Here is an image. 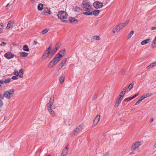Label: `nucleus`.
<instances>
[{"label":"nucleus","mask_w":156,"mask_h":156,"mask_svg":"<svg viewBox=\"0 0 156 156\" xmlns=\"http://www.w3.org/2000/svg\"><path fill=\"white\" fill-rule=\"evenodd\" d=\"M82 9L84 11L90 10L91 9V7L90 4L87 0L84 1L82 3Z\"/></svg>","instance_id":"f257e3e1"},{"label":"nucleus","mask_w":156,"mask_h":156,"mask_svg":"<svg viewBox=\"0 0 156 156\" xmlns=\"http://www.w3.org/2000/svg\"><path fill=\"white\" fill-rule=\"evenodd\" d=\"M15 90L13 89L5 91L4 93L5 97L7 99H10L14 94Z\"/></svg>","instance_id":"f03ea898"},{"label":"nucleus","mask_w":156,"mask_h":156,"mask_svg":"<svg viewBox=\"0 0 156 156\" xmlns=\"http://www.w3.org/2000/svg\"><path fill=\"white\" fill-rule=\"evenodd\" d=\"M84 125L81 124L77 126L75 130L72 134V137L76 135L78 133H80L83 129Z\"/></svg>","instance_id":"7ed1b4c3"},{"label":"nucleus","mask_w":156,"mask_h":156,"mask_svg":"<svg viewBox=\"0 0 156 156\" xmlns=\"http://www.w3.org/2000/svg\"><path fill=\"white\" fill-rule=\"evenodd\" d=\"M58 18L61 20L66 19L67 18L68 15L66 12L60 11L58 13Z\"/></svg>","instance_id":"20e7f679"},{"label":"nucleus","mask_w":156,"mask_h":156,"mask_svg":"<svg viewBox=\"0 0 156 156\" xmlns=\"http://www.w3.org/2000/svg\"><path fill=\"white\" fill-rule=\"evenodd\" d=\"M66 54V51L65 49L61 50L57 54L54 58H60L64 56Z\"/></svg>","instance_id":"39448f33"},{"label":"nucleus","mask_w":156,"mask_h":156,"mask_svg":"<svg viewBox=\"0 0 156 156\" xmlns=\"http://www.w3.org/2000/svg\"><path fill=\"white\" fill-rule=\"evenodd\" d=\"M54 100V97H51L50 99L49 102L47 105V109L48 110L49 109H52V105L53 104Z\"/></svg>","instance_id":"423d86ee"},{"label":"nucleus","mask_w":156,"mask_h":156,"mask_svg":"<svg viewBox=\"0 0 156 156\" xmlns=\"http://www.w3.org/2000/svg\"><path fill=\"white\" fill-rule=\"evenodd\" d=\"M93 5L94 7L97 9L101 8L103 6L102 3L98 1H95Z\"/></svg>","instance_id":"0eeeda50"},{"label":"nucleus","mask_w":156,"mask_h":156,"mask_svg":"<svg viewBox=\"0 0 156 156\" xmlns=\"http://www.w3.org/2000/svg\"><path fill=\"white\" fill-rule=\"evenodd\" d=\"M43 57L44 58H51L52 57L50 55V51L45 50L43 54Z\"/></svg>","instance_id":"6e6552de"},{"label":"nucleus","mask_w":156,"mask_h":156,"mask_svg":"<svg viewBox=\"0 0 156 156\" xmlns=\"http://www.w3.org/2000/svg\"><path fill=\"white\" fill-rule=\"evenodd\" d=\"M69 146L68 145H66L63 149L62 154L61 156H66L68 153V149Z\"/></svg>","instance_id":"1a4fd4ad"},{"label":"nucleus","mask_w":156,"mask_h":156,"mask_svg":"<svg viewBox=\"0 0 156 156\" xmlns=\"http://www.w3.org/2000/svg\"><path fill=\"white\" fill-rule=\"evenodd\" d=\"M59 59H53L50 62L48 66L49 68H52L54 66L59 62Z\"/></svg>","instance_id":"9d476101"},{"label":"nucleus","mask_w":156,"mask_h":156,"mask_svg":"<svg viewBox=\"0 0 156 156\" xmlns=\"http://www.w3.org/2000/svg\"><path fill=\"white\" fill-rule=\"evenodd\" d=\"M141 144V142H135L133 144L131 147V149L132 150H135L136 148L139 147Z\"/></svg>","instance_id":"9b49d317"},{"label":"nucleus","mask_w":156,"mask_h":156,"mask_svg":"<svg viewBox=\"0 0 156 156\" xmlns=\"http://www.w3.org/2000/svg\"><path fill=\"white\" fill-rule=\"evenodd\" d=\"M14 55L12 53L8 52L4 55V56L7 58H11L13 57Z\"/></svg>","instance_id":"f8f14e48"},{"label":"nucleus","mask_w":156,"mask_h":156,"mask_svg":"<svg viewBox=\"0 0 156 156\" xmlns=\"http://www.w3.org/2000/svg\"><path fill=\"white\" fill-rule=\"evenodd\" d=\"M100 119V116L99 115H98L96 116L93 121L94 123L96 125L99 122Z\"/></svg>","instance_id":"ddd939ff"},{"label":"nucleus","mask_w":156,"mask_h":156,"mask_svg":"<svg viewBox=\"0 0 156 156\" xmlns=\"http://www.w3.org/2000/svg\"><path fill=\"white\" fill-rule=\"evenodd\" d=\"M14 23V21H9L7 24V27H6V29H9L11 27H12Z\"/></svg>","instance_id":"4468645a"},{"label":"nucleus","mask_w":156,"mask_h":156,"mask_svg":"<svg viewBox=\"0 0 156 156\" xmlns=\"http://www.w3.org/2000/svg\"><path fill=\"white\" fill-rule=\"evenodd\" d=\"M151 39L150 38H148L147 39L145 40L142 41L141 43V44L142 45H144L147 44L151 41Z\"/></svg>","instance_id":"2eb2a0df"},{"label":"nucleus","mask_w":156,"mask_h":156,"mask_svg":"<svg viewBox=\"0 0 156 156\" xmlns=\"http://www.w3.org/2000/svg\"><path fill=\"white\" fill-rule=\"evenodd\" d=\"M139 95L138 93H137L135 95L133 96V97H129V98H125L124 101H128L131 100H132V99H133L135 98L137 96H138Z\"/></svg>","instance_id":"dca6fc26"},{"label":"nucleus","mask_w":156,"mask_h":156,"mask_svg":"<svg viewBox=\"0 0 156 156\" xmlns=\"http://www.w3.org/2000/svg\"><path fill=\"white\" fill-rule=\"evenodd\" d=\"M120 30L119 27V26L118 25L116 26L113 29L112 32L113 34H115L116 32H119Z\"/></svg>","instance_id":"f3484780"},{"label":"nucleus","mask_w":156,"mask_h":156,"mask_svg":"<svg viewBox=\"0 0 156 156\" xmlns=\"http://www.w3.org/2000/svg\"><path fill=\"white\" fill-rule=\"evenodd\" d=\"M66 61V60L64 59L62 61L61 63L58 66L59 69L58 70V71L60 69L64 66V65L65 64Z\"/></svg>","instance_id":"a211bd4d"},{"label":"nucleus","mask_w":156,"mask_h":156,"mask_svg":"<svg viewBox=\"0 0 156 156\" xmlns=\"http://www.w3.org/2000/svg\"><path fill=\"white\" fill-rule=\"evenodd\" d=\"M100 12L99 10H94L92 11V15H93L95 16H97L98 15Z\"/></svg>","instance_id":"6ab92c4d"},{"label":"nucleus","mask_w":156,"mask_h":156,"mask_svg":"<svg viewBox=\"0 0 156 156\" xmlns=\"http://www.w3.org/2000/svg\"><path fill=\"white\" fill-rule=\"evenodd\" d=\"M65 76L64 75H62L60 76L59 81L60 83L62 84V83L65 80Z\"/></svg>","instance_id":"aec40b11"},{"label":"nucleus","mask_w":156,"mask_h":156,"mask_svg":"<svg viewBox=\"0 0 156 156\" xmlns=\"http://www.w3.org/2000/svg\"><path fill=\"white\" fill-rule=\"evenodd\" d=\"M48 111L49 113L52 116H55V113L53 111L52 108L51 109H49L48 110Z\"/></svg>","instance_id":"412c9836"},{"label":"nucleus","mask_w":156,"mask_h":156,"mask_svg":"<svg viewBox=\"0 0 156 156\" xmlns=\"http://www.w3.org/2000/svg\"><path fill=\"white\" fill-rule=\"evenodd\" d=\"M152 47L153 48H154L156 47V36L152 41Z\"/></svg>","instance_id":"4be33fe9"},{"label":"nucleus","mask_w":156,"mask_h":156,"mask_svg":"<svg viewBox=\"0 0 156 156\" xmlns=\"http://www.w3.org/2000/svg\"><path fill=\"white\" fill-rule=\"evenodd\" d=\"M69 21L71 23H77L78 21L76 19L74 18H70L69 19Z\"/></svg>","instance_id":"5701e85b"},{"label":"nucleus","mask_w":156,"mask_h":156,"mask_svg":"<svg viewBox=\"0 0 156 156\" xmlns=\"http://www.w3.org/2000/svg\"><path fill=\"white\" fill-rule=\"evenodd\" d=\"M23 69H21L20 72H19V76L20 78H22L23 77Z\"/></svg>","instance_id":"b1692460"},{"label":"nucleus","mask_w":156,"mask_h":156,"mask_svg":"<svg viewBox=\"0 0 156 156\" xmlns=\"http://www.w3.org/2000/svg\"><path fill=\"white\" fill-rule=\"evenodd\" d=\"M145 98L144 97V96L143 95L142 97H140V98L139 99V100H138V101L137 102H136V103H135V105H137L139 103H140V102L141 101H142V100H143L144 99H145Z\"/></svg>","instance_id":"393cba45"},{"label":"nucleus","mask_w":156,"mask_h":156,"mask_svg":"<svg viewBox=\"0 0 156 156\" xmlns=\"http://www.w3.org/2000/svg\"><path fill=\"white\" fill-rule=\"evenodd\" d=\"M20 55L22 57H25L28 55V54L25 52H21L19 53Z\"/></svg>","instance_id":"a878e982"},{"label":"nucleus","mask_w":156,"mask_h":156,"mask_svg":"<svg viewBox=\"0 0 156 156\" xmlns=\"http://www.w3.org/2000/svg\"><path fill=\"white\" fill-rule=\"evenodd\" d=\"M23 49L25 51H28L29 49L27 45H24L23 46Z\"/></svg>","instance_id":"bb28decb"},{"label":"nucleus","mask_w":156,"mask_h":156,"mask_svg":"<svg viewBox=\"0 0 156 156\" xmlns=\"http://www.w3.org/2000/svg\"><path fill=\"white\" fill-rule=\"evenodd\" d=\"M134 84V81H133L131 83L129 86L128 88L129 89V90L130 91L131 89L133 87V86Z\"/></svg>","instance_id":"cd10ccee"},{"label":"nucleus","mask_w":156,"mask_h":156,"mask_svg":"<svg viewBox=\"0 0 156 156\" xmlns=\"http://www.w3.org/2000/svg\"><path fill=\"white\" fill-rule=\"evenodd\" d=\"M46 13H48L49 14H51V12L50 10H48V9H44V14H45Z\"/></svg>","instance_id":"c85d7f7f"},{"label":"nucleus","mask_w":156,"mask_h":156,"mask_svg":"<svg viewBox=\"0 0 156 156\" xmlns=\"http://www.w3.org/2000/svg\"><path fill=\"white\" fill-rule=\"evenodd\" d=\"M43 5L42 4H39L38 6V9L39 10H41L43 9Z\"/></svg>","instance_id":"c756f323"},{"label":"nucleus","mask_w":156,"mask_h":156,"mask_svg":"<svg viewBox=\"0 0 156 156\" xmlns=\"http://www.w3.org/2000/svg\"><path fill=\"white\" fill-rule=\"evenodd\" d=\"M134 31L133 30L131 31L129 34H128V39L130 38L132 36L133 34L134 33Z\"/></svg>","instance_id":"7c9ffc66"},{"label":"nucleus","mask_w":156,"mask_h":156,"mask_svg":"<svg viewBox=\"0 0 156 156\" xmlns=\"http://www.w3.org/2000/svg\"><path fill=\"white\" fill-rule=\"evenodd\" d=\"M49 30V29L46 28L43 30L41 32V34H44L48 32Z\"/></svg>","instance_id":"2f4dec72"},{"label":"nucleus","mask_w":156,"mask_h":156,"mask_svg":"<svg viewBox=\"0 0 156 156\" xmlns=\"http://www.w3.org/2000/svg\"><path fill=\"white\" fill-rule=\"evenodd\" d=\"M83 14L86 15H92V12H90L89 11L84 12Z\"/></svg>","instance_id":"473e14b6"},{"label":"nucleus","mask_w":156,"mask_h":156,"mask_svg":"<svg viewBox=\"0 0 156 156\" xmlns=\"http://www.w3.org/2000/svg\"><path fill=\"white\" fill-rule=\"evenodd\" d=\"M4 83H7L9 82L11 80L10 78H8L6 79H3Z\"/></svg>","instance_id":"72a5a7b5"},{"label":"nucleus","mask_w":156,"mask_h":156,"mask_svg":"<svg viewBox=\"0 0 156 156\" xmlns=\"http://www.w3.org/2000/svg\"><path fill=\"white\" fill-rule=\"evenodd\" d=\"M125 94V92H123V91H122L120 93L118 97L120 98H122V97Z\"/></svg>","instance_id":"f704fd0d"},{"label":"nucleus","mask_w":156,"mask_h":156,"mask_svg":"<svg viewBox=\"0 0 156 156\" xmlns=\"http://www.w3.org/2000/svg\"><path fill=\"white\" fill-rule=\"evenodd\" d=\"M152 95V94L151 93H149L146 94H144L143 95L144 96L145 98H146L147 97L151 96Z\"/></svg>","instance_id":"c9c22d12"},{"label":"nucleus","mask_w":156,"mask_h":156,"mask_svg":"<svg viewBox=\"0 0 156 156\" xmlns=\"http://www.w3.org/2000/svg\"><path fill=\"white\" fill-rule=\"evenodd\" d=\"M122 98H120L119 97H118L117 99V100L116 102V103L119 104L122 101Z\"/></svg>","instance_id":"e433bc0d"},{"label":"nucleus","mask_w":156,"mask_h":156,"mask_svg":"<svg viewBox=\"0 0 156 156\" xmlns=\"http://www.w3.org/2000/svg\"><path fill=\"white\" fill-rule=\"evenodd\" d=\"M93 39L96 40H99L101 38L100 37L98 36H94L93 37Z\"/></svg>","instance_id":"4c0bfd02"},{"label":"nucleus","mask_w":156,"mask_h":156,"mask_svg":"<svg viewBox=\"0 0 156 156\" xmlns=\"http://www.w3.org/2000/svg\"><path fill=\"white\" fill-rule=\"evenodd\" d=\"M19 72L16 69H15L13 72V74L15 76H18L19 75Z\"/></svg>","instance_id":"58836bf2"},{"label":"nucleus","mask_w":156,"mask_h":156,"mask_svg":"<svg viewBox=\"0 0 156 156\" xmlns=\"http://www.w3.org/2000/svg\"><path fill=\"white\" fill-rule=\"evenodd\" d=\"M118 25L120 29L125 26L123 23H121Z\"/></svg>","instance_id":"ea45409f"},{"label":"nucleus","mask_w":156,"mask_h":156,"mask_svg":"<svg viewBox=\"0 0 156 156\" xmlns=\"http://www.w3.org/2000/svg\"><path fill=\"white\" fill-rule=\"evenodd\" d=\"M60 46V44L59 43H57L55 46V48L58 49Z\"/></svg>","instance_id":"a19ab883"},{"label":"nucleus","mask_w":156,"mask_h":156,"mask_svg":"<svg viewBox=\"0 0 156 156\" xmlns=\"http://www.w3.org/2000/svg\"><path fill=\"white\" fill-rule=\"evenodd\" d=\"M56 52L54 50H53L50 52V55L52 57L53 56V55Z\"/></svg>","instance_id":"79ce46f5"},{"label":"nucleus","mask_w":156,"mask_h":156,"mask_svg":"<svg viewBox=\"0 0 156 156\" xmlns=\"http://www.w3.org/2000/svg\"><path fill=\"white\" fill-rule=\"evenodd\" d=\"M75 10L76 11V12H79L80 10V9L77 6H76L74 8Z\"/></svg>","instance_id":"37998d69"},{"label":"nucleus","mask_w":156,"mask_h":156,"mask_svg":"<svg viewBox=\"0 0 156 156\" xmlns=\"http://www.w3.org/2000/svg\"><path fill=\"white\" fill-rule=\"evenodd\" d=\"M153 66L152 64H151L149 66H147V70L149 69L150 68H151L152 67H153Z\"/></svg>","instance_id":"c03bdc74"},{"label":"nucleus","mask_w":156,"mask_h":156,"mask_svg":"<svg viewBox=\"0 0 156 156\" xmlns=\"http://www.w3.org/2000/svg\"><path fill=\"white\" fill-rule=\"evenodd\" d=\"M51 45H50L48 47V48L47 50H46V51H50V50H51Z\"/></svg>","instance_id":"a18cd8bd"},{"label":"nucleus","mask_w":156,"mask_h":156,"mask_svg":"<svg viewBox=\"0 0 156 156\" xmlns=\"http://www.w3.org/2000/svg\"><path fill=\"white\" fill-rule=\"evenodd\" d=\"M18 76H13L12 77V79L13 80L17 79H18Z\"/></svg>","instance_id":"49530a36"},{"label":"nucleus","mask_w":156,"mask_h":156,"mask_svg":"<svg viewBox=\"0 0 156 156\" xmlns=\"http://www.w3.org/2000/svg\"><path fill=\"white\" fill-rule=\"evenodd\" d=\"M129 22V20H126V21L124 22V23H123L124 24V25L125 26Z\"/></svg>","instance_id":"de8ad7c7"},{"label":"nucleus","mask_w":156,"mask_h":156,"mask_svg":"<svg viewBox=\"0 0 156 156\" xmlns=\"http://www.w3.org/2000/svg\"><path fill=\"white\" fill-rule=\"evenodd\" d=\"M6 44V43H5L3 42H2L0 44V46H5V45Z\"/></svg>","instance_id":"09e8293b"},{"label":"nucleus","mask_w":156,"mask_h":156,"mask_svg":"<svg viewBox=\"0 0 156 156\" xmlns=\"http://www.w3.org/2000/svg\"><path fill=\"white\" fill-rule=\"evenodd\" d=\"M3 105V103L2 101L0 99V107H2Z\"/></svg>","instance_id":"8fccbe9b"},{"label":"nucleus","mask_w":156,"mask_h":156,"mask_svg":"<svg viewBox=\"0 0 156 156\" xmlns=\"http://www.w3.org/2000/svg\"><path fill=\"white\" fill-rule=\"evenodd\" d=\"M4 83L3 79L0 80V84H3Z\"/></svg>","instance_id":"3c124183"},{"label":"nucleus","mask_w":156,"mask_h":156,"mask_svg":"<svg viewBox=\"0 0 156 156\" xmlns=\"http://www.w3.org/2000/svg\"><path fill=\"white\" fill-rule=\"evenodd\" d=\"M103 156H109V154L108 153H106L103 155Z\"/></svg>","instance_id":"603ef678"},{"label":"nucleus","mask_w":156,"mask_h":156,"mask_svg":"<svg viewBox=\"0 0 156 156\" xmlns=\"http://www.w3.org/2000/svg\"><path fill=\"white\" fill-rule=\"evenodd\" d=\"M126 87H124V88L123 89L122 91H123V92H125V93L126 91Z\"/></svg>","instance_id":"864d4df0"},{"label":"nucleus","mask_w":156,"mask_h":156,"mask_svg":"<svg viewBox=\"0 0 156 156\" xmlns=\"http://www.w3.org/2000/svg\"><path fill=\"white\" fill-rule=\"evenodd\" d=\"M0 97L2 99H3L4 98V97H5V96L4 95V94H3V95H0Z\"/></svg>","instance_id":"5fc2aeb1"},{"label":"nucleus","mask_w":156,"mask_h":156,"mask_svg":"<svg viewBox=\"0 0 156 156\" xmlns=\"http://www.w3.org/2000/svg\"><path fill=\"white\" fill-rule=\"evenodd\" d=\"M38 43V42L36 41H34L33 43V45H36Z\"/></svg>","instance_id":"6e6d98bb"},{"label":"nucleus","mask_w":156,"mask_h":156,"mask_svg":"<svg viewBox=\"0 0 156 156\" xmlns=\"http://www.w3.org/2000/svg\"><path fill=\"white\" fill-rule=\"evenodd\" d=\"M119 104H118L116 102L115 105V107L116 108V107H117L119 105Z\"/></svg>","instance_id":"4d7b16f0"},{"label":"nucleus","mask_w":156,"mask_h":156,"mask_svg":"<svg viewBox=\"0 0 156 156\" xmlns=\"http://www.w3.org/2000/svg\"><path fill=\"white\" fill-rule=\"evenodd\" d=\"M151 64H152L153 67L155 66L156 65V62L151 63Z\"/></svg>","instance_id":"13d9d810"},{"label":"nucleus","mask_w":156,"mask_h":156,"mask_svg":"<svg viewBox=\"0 0 156 156\" xmlns=\"http://www.w3.org/2000/svg\"><path fill=\"white\" fill-rule=\"evenodd\" d=\"M155 29H156V27H153L151 29V30H155Z\"/></svg>","instance_id":"bf43d9fd"},{"label":"nucleus","mask_w":156,"mask_h":156,"mask_svg":"<svg viewBox=\"0 0 156 156\" xmlns=\"http://www.w3.org/2000/svg\"><path fill=\"white\" fill-rule=\"evenodd\" d=\"M0 26H1V27H2V28H3L4 27V26L3 25V24L2 23H1Z\"/></svg>","instance_id":"052dcab7"},{"label":"nucleus","mask_w":156,"mask_h":156,"mask_svg":"<svg viewBox=\"0 0 156 156\" xmlns=\"http://www.w3.org/2000/svg\"><path fill=\"white\" fill-rule=\"evenodd\" d=\"M154 119L153 118H151L150 119V122H152L153 121Z\"/></svg>","instance_id":"680f3d73"},{"label":"nucleus","mask_w":156,"mask_h":156,"mask_svg":"<svg viewBox=\"0 0 156 156\" xmlns=\"http://www.w3.org/2000/svg\"><path fill=\"white\" fill-rule=\"evenodd\" d=\"M58 49L57 48H55L54 49H53L55 51V52H56V51H57Z\"/></svg>","instance_id":"e2e57ef3"},{"label":"nucleus","mask_w":156,"mask_h":156,"mask_svg":"<svg viewBox=\"0 0 156 156\" xmlns=\"http://www.w3.org/2000/svg\"><path fill=\"white\" fill-rule=\"evenodd\" d=\"M2 28H0V34H1V31H2Z\"/></svg>","instance_id":"0e129e2a"},{"label":"nucleus","mask_w":156,"mask_h":156,"mask_svg":"<svg viewBox=\"0 0 156 156\" xmlns=\"http://www.w3.org/2000/svg\"><path fill=\"white\" fill-rule=\"evenodd\" d=\"M154 146L155 148H156V142L154 144Z\"/></svg>","instance_id":"69168bd1"},{"label":"nucleus","mask_w":156,"mask_h":156,"mask_svg":"<svg viewBox=\"0 0 156 156\" xmlns=\"http://www.w3.org/2000/svg\"><path fill=\"white\" fill-rule=\"evenodd\" d=\"M63 22H66V20H64L63 21Z\"/></svg>","instance_id":"338daca9"},{"label":"nucleus","mask_w":156,"mask_h":156,"mask_svg":"<svg viewBox=\"0 0 156 156\" xmlns=\"http://www.w3.org/2000/svg\"><path fill=\"white\" fill-rule=\"evenodd\" d=\"M9 4V3L7 5H6V7H7L8 5Z\"/></svg>","instance_id":"774afa93"}]
</instances>
